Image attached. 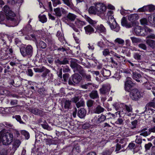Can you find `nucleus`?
Returning a JSON list of instances; mask_svg holds the SVG:
<instances>
[{"mask_svg": "<svg viewBox=\"0 0 155 155\" xmlns=\"http://www.w3.org/2000/svg\"><path fill=\"white\" fill-rule=\"evenodd\" d=\"M3 12L6 16V20L7 22L11 26H14L18 24V20L14 17L15 16V13L12 11L10 8L7 5H5L2 9Z\"/></svg>", "mask_w": 155, "mask_h": 155, "instance_id": "obj_1", "label": "nucleus"}, {"mask_svg": "<svg viewBox=\"0 0 155 155\" xmlns=\"http://www.w3.org/2000/svg\"><path fill=\"white\" fill-rule=\"evenodd\" d=\"M85 18L88 23L93 26L96 29L95 33L97 32L99 33H103L105 34L106 33V29L102 24L97 25V21L92 20L88 16L85 15Z\"/></svg>", "mask_w": 155, "mask_h": 155, "instance_id": "obj_2", "label": "nucleus"}, {"mask_svg": "<svg viewBox=\"0 0 155 155\" xmlns=\"http://www.w3.org/2000/svg\"><path fill=\"white\" fill-rule=\"evenodd\" d=\"M13 138L12 134L7 132L3 133L2 130L0 132V140H1L3 145H8L12 142Z\"/></svg>", "mask_w": 155, "mask_h": 155, "instance_id": "obj_3", "label": "nucleus"}, {"mask_svg": "<svg viewBox=\"0 0 155 155\" xmlns=\"http://www.w3.org/2000/svg\"><path fill=\"white\" fill-rule=\"evenodd\" d=\"M82 80L81 75L78 73H76L69 78L68 83L69 85L75 86L76 84H78Z\"/></svg>", "mask_w": 155, "mask_h": 155, "instance_id": "obj_4", "label": "nucleus"}, {"mask_svg": "<svg viewBox=\"0 0 155 155\" xmlns=\"http://www.w3.org/2000/svg\"><path fill=\"white\" fill-rule=\"evenodd\" d=\"M130 92V97L134 101H138L142 97L140 91L137 88L133 89Z\"/></svg>", "mask_w": 155, "mask_h": 155, "instance_id": "obj_5", "label": "nucleus"}, {"mask_svg": "<svg viewBox=\"0 0 155 155\" xmlns=\"http://www.w3.org/2000/svg\"><path fill=\"white\" fill-rule=\"evenodd\" d=\"M70 59V58L66 56H63L55 60L54 63L57 66L69 64Z\"/></svg>", "mask_w": 155, "mask_h": 155, "instance_id": "obj_6", "label": "nucleus"}, {"mask_svg": "<svg viewBox=\"0 0 155 155\" xmlns=\"http://www.w3.org/2000/svg\"><path fill=\"white\" fill-rule=\"evenodd\" d=\"M131 78L127 77L125 80L124 84V88L126 91L128 92H130L133 89L132 88L136 85L132 81Z\"/></svg>", "mask_w": 155, "mask_h": 155, "instance_id": "obj_7", "label": "nucleus"}, {"mask_svg": "<svg viewBox=\"0 0 155 155\" xmlns=\"http://www.w3.org/2000/svg\"><path fill=\"white\" fill-rule=\"evenodd\" d=\"M77 17L75 15L69 13L66 16H64L62 19L63 21L69 25L72 24L70 22L74 21Z\"/></svg>", "mask_w": 155, "mask_h": 155, "instance_id": "obj_8", "label": "nucleus"}, {"mask_svg": "<svg viewBox=\"0 0 155 155\" xmlns=\"http://www.w3.org/2000/svg\"><path fill=\"white\" fill-rule=\"evenodd\" d=\"M30 111L36 115H38L40 117H43L45 114V112L44 109L36 108L30 109Z\"/></svg>", "mask_w": 155, "mask_h": 155, "instance_id": "obj_9", "label": "nucleus"}, {"mask_svg": "<svg viewBox=\"0 0 155 155\" xmlns=\"http://www.w3.org/2000/svg\"><path fill=\"white\" fill-rule=\"evenodd\" d=\"M95 7L97 14L104 13L106 10V6L103 4L100 3H96L95 5Z\"/></svg>", "mask_w": 155, "mask_h": 155, "instance_id": "obj_10", "label": "nucleus"}, {"mask_svg": "<svg viewBox=\"0 0 155 155\" xmlns=\"http://www.w3.org/2000/svg\"><path fill=\"white\" fill-rule=\"evenodd\" d=\"M114 58L111 57L110 58L111 62L112 63L114 64L116 66H117L118 65L117 62H120V58H122L124 59L125 57L119 55L116 53H114L113 54Z\"/></svg>", "mask_w": 155, "mask_h": 155, "instance_id": "obj_11", "label": "nucleus"}, {"mask_svg": "<svg viewBox=\"0 0 155 155\" xmlns=\"http://www.w3.org/2000/svg\"><path fill=\"white\" fill-rule=\"evenodd\" d=\"M54 11L55 13V15L59 17H60L62 16V14H66L68 12L62 8H54Z\"/></svg>", "mask_w": 155, "mask_h": 155, "instance_id": "obj_12", "label": "nucleus"}, {"mask_svg": "<svg viewBox=\"0 0 155 155\" xmlns=\"http://www.w3.org/2000/svg\"><path fill=\"white\" fill-rule=\"evenodd\" d=\"M134 31L137 35L144 36L146 34L144 32L143 29L141 27L139 26H136L134 28Z\"/></svg>", "mask_w": 155, "mask_h": 155, "instance_id": "obj_13", "label": "nucleus"}, {"mask_svg": "<svg viewBox=\"0 0 155 155\" xmlns=\"http://www.w3.org/2000/svg\"><path fill=\"white\" fill-rule=\"evenodd\" d=\"M113 22L112 23H111L109 21L108 23L112 30H113L117 32H118L120 29V28L119 25L116 22L115 19L113 18Z\"/></svg>", "mask_w": 155, "mask_h": 155, "instance_id": "obj_14", "label": "nucleus"}, {"mask_svg": "<svg viewBox=\"0 0 155 155\" xmlns=\"http://www.w3.org/2000/svg\"><path fill=\"white\" fill-rule=\"evenodd\" d=\"M132 78L137 82H142L141 78V74L135 71H133L132 74Z\"/></svg>", "mask_w": 155, "mask_h": 155, "instance_id": "obj_15", "label": "nucleus"}, {"mask_svg": "<svg viewBox=\"0 0 155 155\" xmlns=\"http://www.w3.org/2000/svg\"><path fill=\"white\" fill-rule=\"evenodd\" d=\"M33 47L31 45H27L26 58H31L33 55Z\"/></svg>", "mask_w": 155, "mask_h": 155, "instance_id": "obj_16", "label": "nucleus"}, {"mask_svg": "<svg viewBox=\"0 0 155 155\" xmlns=\"http://www.w3.org/2000/svg\"><path fill=\"white\" fill-rule=\"evenodd\" d=\"M91 25H89L84 27L85 33L87 34L90 35L94 32V30Z\"/></svg>", "mask_w": 155, "mask_h": 155, "instance_id": "obj_17", "label": "nucleus"}, {"mask_svg": "<svg viewBox=\"0 0 155 155\" xmlns=\"http://www.w3.org/2000/svg\"><path fill=\"white\" fill-rule=\"evenodd\" d=\"M97 120L95 121V124L98 125L100 123L103 122L106 119V116L103 114H101L100 116L99 115Z\"/></svg>", "mask_w": 155, "mask_h": 155, "instance_id": "obj_18", "label": "nucleus"}, {"mask_svg": "<svg viewBox=\"0 0 155 155\" xmlns=\"http://www.w3.org/2000/svg\"><path fill=\"white\" fill-rule=\"evenodd\" d=\"M110 90V87L105 85H103L102 87L100 89V93L103 95L108 94Z\"/></svg>", "mask_w": 155, "mask_h": 155, "instance_id": "obj_19", "label": "nucleus"}, {"mask_svg": "<svg viewBox=\"0 0 155 155\" xmlns=\"http://www.w3.org/2000/svg\"><path fill=\"white\" fill-rule=\"evenodd\" d=\"M105 110V109L100 105H97L93 110V112L95 114H100L103 113Z\"/></svg>", "mask_w": 155, "mask_h": 155, "instance_id": "obj_20", "label": "nucleus"}, {"mask_svg": "<svg viewBox=\"0 0 155 155\" xmlns=\"http://www.w3.org/2000/svg\"><path fill=\"white\" fill-rule=\"evenodd\" d=\"M70 60H71L70 61V66L72 69L74 68L78 64V63L80 64H82V62L79 61L78 60L76 59L71 58Z\"/></svg>", "mask_w": 155, "mask_h": 155, "instance_id": "obj_21", "label": "nucleus"}, {"mask_svg": "<svg viewBox=\"0 0 155 155\" xmlns=\"http://www.w3.org/2000/svg\"><path fill=\"white\" fill-rule=\"evenodd\" d=\"M81 75L82 78H83L84 81L87 82H90L91 81V76L89 74H87L86 73L85 70H84L80 74Z\"/></svg>", "mask_w": 155, "mask_h": 155, "instance_id": "obj_22", "label": "nucleus"}, {"mask_svg": "<svg viewBox=\"0 0 155 155\" xmlns=\"http://www.w3.org/2000/svg\"><path fill=\"white\" fill-rule=\"evenodd\" d=\"M86 110L83 108H81L79 109L77 113V115L81 118H84L86 115Z\"/></svg>", "mask_w": 155, "mask_h": 155, "instance_id": "obj_23", "label": "nucleus"}, {"mask_svg": "<svg viewBox=\"0 0 155 155\" xmlns=\"http://www.w3.org/2000/svg\"><path fill=\"white\" fill-rule=\"evenodd\" d=\"M14 141L12 144V149L14 150H16L19 147L21 143V141L18 139H14Z\"/></svg>", "mask_w": 155, "mask_h": 155, "instance_id": "obj_24", "label": "nucleus"}, {"mask_svg": "<svg viewBox=\"0 0 155 155\" xmlns=\"http://www.w3.org/2000/svg\"><path fill=\"white\" fill-rule=\"evenodd\" d=\"M91 98L92 99H98L99 96L97 91L96 90H93L89 94Z\"/></svg>", "mask_w": 155, "mask_h": 155, "instance_id": "obj_25", "label": "nucleus"}, {"mask_svg": "<svg viewBox=\"0 0 155 155\" xmlns=\"http://www.w3.org/2000/svg\"><path fill=\"white\" fill-rule=\"evenodd\" d=\"M128 19L132 22H134L136 20L138 19L139 17L137 14H131L128 16Z\"/></svg>", "mask_w": 155, "mask_h": 155, "instance_id": "obj_26", "label": "nucleus"}, {"mask_svg": "<svg viewBox=\"0 0 155 155\" xmlns=\"http://www.w3.org/2000/svg\"><path fill=\"white\" fill-rule=\"evenodd\" d=\"M101 74L104 77L107 78L111 74V72L109 70H107L103 68L101 71Z\"/></svg>", "mask_w": 155, "mask_h": 155, "instance_id": "obj_27", "label": "nucleus"}, {"mask_svg": "<svg viewBox=\"0 0 155 155\" xmlns=\"http://www.w3.org/2000/svg\"><path fill=\"white\" fill-rule=\"evenodd\" d=\"M20 51L21 55L23 57L26 58L27 45H25L20 47Z\"/></svg>", "mask_w": 155, "mask_h": 155, "instance_id": "obj_28", "label": "nucleus"}, {"mask_svg": "<svg viewBox=\"0 0 155 155\" xmlns=\"http://www.w3.org/2000/svg\"><path fill=\"white\" fill-rule=\"evenodd\" d=\"M73 69L74 72H78L80 74L85 70L83 69V68L79 64Z\"/></svg>", "mask_w": 155, "mask_h": 155, "instance_id": "obj_29", "label": "nucleus"}, {"mask_svg": "<svg viewBox=\"0 0 155 155\" xmlns=\"http://www.w3.org/2000/svg\"><path fill=\"white\" fill-rule=\"evenodd\" d=\"M146 42L152 49L155 48V40L151 39H148L147 40Z\"/></svg>", "mask_w": 155, "mask_h": 155, "instance_id": "obj_30", "label": "nucleus"}, {"mask_svg": "<svg viewBox=\"0 0 155 155\" xmlns=\"http://www.w3.org/2000/svg\"><path fill=\"white\" fill-rule=\"evenodd\" d=\"M75 23L77 26L79 28H81L83 25H85L86 24V22L79 20H78L76 21Z\"/></svg>", "mask_w": 155, "mask_h": 155, "instance_id": "obj_31", "label": "nucleus"}, {"mask_svg": "<svg viewBox=\"0 0 155 155\" xmlns=\"http://www.w3.org/2000/svg\"><path fill=\"white\" fill-rule=\"evenodd\" d=\"M47 46L46 44L42 41H40L38 44V48L41 49H45L46 48Z\"/></svg>", "mask_w": 155, "mask_h": 155, "instance_id": "obj_32", "label": "nucleus"}, {"mask_svg": "<svg viewBox=\"0 0 155 155\" xmlns=\"http://www.w3.org/2000/svg\"><path fill=\"white\" fill-rule=\"evenodd\" d=\"M42 72H43L41 76L43 78H45L46 77L47 74H48L50 72V71L45 67Z\"/></svg>", "mask_w": 155, "mask_h": 155, "instance_id": "obj_33", "label": "nucleus"}, {"mask_svg": "<svg viewBox=\"0 0 155 155\" xmlns=\"http://www.w3.org/2000/svg\"><path fill=\"white\" fill-rule=\"evenodd\" d=\"M71 101L66 100L64 102V108L68 110L71 108Z\"/></svg>", "mask_w": 155, "mask_h": 155, "instance_id": "obj_34", "label": "nucleus"}, {"mask_svg": "<svg viewBox=\"0 0 155 155\" xmlns=\"http://www.w3.org/2000/svg\"><path fill=\"white\" fill-rule=\"evenodd\" d=\"M21 134L24 136L25 139L26 140L30 138V134L26 130H22L21 132Z\"/></svg>", "mask_w": 155, "mask_h": 155, "instance_id": "obj_35", "label": "nucleus"}, {"mask_svg": "<svg viewBox=\"0 0 155 155\" xmlns=\"http://www.w3.org/2000/svg\"><path fill=\"white\" fill-rule=\"evenodd\" d=\"M24 31L26 33H28L31 32V26L29 24L27 25L24 28Z\"/></svg>", "mask_w": 155, "mask_h": 155, "instance_id": "obj_36", "label": "nucleus"}, {"mask_svg": "<svg viewBox=\"0 0 155 155\" xmlns=\"http://www.w3.org/2000/svg\"><path fill=\"white\" fill-rule=\"evenodd\" d=\"M15 85L14 87H18L21 85V82L20 79L18 78H15Z\"/></svg>", "mask_w": 155, "mask_h": 155, "instance_id": "obj_37", "label": "nucleus"}, {"mask_svg": "<svg viewBox=\"0 0 155 155\" xmlns=\"http://www.w3.org/2000/svg\"><path fill=\"white\" fill-rule=\"evenodd\" d=\"M5 21L7 23H9L7 21L6 16L2 12H0V22Z\"/></svg>", "mask_w": 155, "mask_h": 155, "instance_id": "obj_38", "label": "nucleus"}, {"mask_svg": "<svg viewBox=\"0 0 155 155\" xmlns=\"http://www.w3.org/2000/svg\"><path fill=\"white\" fill-rule=\"evenodd\" d=\"M23 0H8V2L11 5H14L17 3H22Z\"/></svg>", "mask_w": 155, "mask_h": 155, "instance_id": "obj_39", "label": "nucleus"}, {"mask_svg": "<svg viewBox=\"0 0 155 155\" xmlns=\"http://www.w3.org/2000/svg\"><path fill=\"white\" fill-rule=\"evenodd\" d=\"M89 13L90 14H96L97 11L95 7L91 6L88 9Z\"/></svg>", "mask_w": 155, "mask_h": 155, "instance_id": "obj_40", "label": "nucleus"}, {"mask_svg": "<svg viewBox=\"0 0 155 155\" xmlns=\"http://www.w3.org/2000/svg\"><path fill=\"white\" fill-rule=\"evenodd\" d=\"M146 107L150 108V107H153L155 108V100H153L152 101L150 102L147 103L146 106Z\"/></svg>", "mask_w": 155, "mask_h": 155, "instance_id": "obj_41", "label": "nucleus"}, {"mask_svg": "<svg viewBox=\"0 0 155 155\" xmlns=\"http://www.w3.org/2000/svg\"><path fill=\"white\" fill-rule=\"evenodd\" d=\"M145 109L144 111L142 113V114H144L145 113L147 112V113H148H148L149 114H152L153 113H154V112L155 111V110H153L152 108H147L145 107Z\"/></svg>", "mask_w": 155, "mask_h": 155, "instance_id": "obj_42", "label": "nucleus"}, {"mask_svg": "<svg viewBox=\"0 0 155 155\" xmlns=\"http://www.w3.org/2000/svg\"><path fill=\"white\" fill-rule=\"evenodd\" d=\"M38 18H39V21L43 23L47 21V19L46 16L45 15H39Z\"/></svg>", "mask_w": 155, "mask_h": 155, "instance_id": "obj_43", "label": "nucleus"}, {"mask_svg": "<svg viewBox=\"0 0 155 155\" xmlns=\"http://www.w3.org/2000/svg\"><path fill=\"white\" fill-rule=\"evenodd\" d=\"M137 147H138V145H136L135 143L131 142L129 143L128 148L130 150L132 149L134 150Z\"/></svg>", "mask_w": 155, "mask_h": 155, "instance_id": "obj_44", "label": "nucleus"}, {"mask_svg": "<svg viewBox=\"0 0 155 155\" xmlns=\"http://www.w3.org/2000/svg\"><path fill=\"white\" fill-rule=\"evenodd\" d=\"M95 101H94L90 99L87 101V105L88 107H92Z\"/></svg>", "mask_w": 155, "mask_h": 155, "instance_id": "obj_45", "label": "nucleus"}, {"mask_svg": "<svg viewBox=\"0 0 155 155\" xmlns=\"http://www.w3.org/2000/svg\"><path fill=\"white\" fill-rule=\"evenodd\" d=\"M64 4L68 6L71 7L72 5V3L71 0H62Z\"/></svg>", "mask_w": 155, "mask_h": 155, "instance_id": "obj_46", "label": "nucleus"}, {"mask_svg": "<svg viewBox=\"0 0 155 155\" xmlns=\"http://www.w3.org/2000/svg\"><path fill=\"white\" fill-rule=\"evenodd\" d=\"M137 120H136L132 121L131 122V125H130L131 126L130 127L131 129H133L134 128H136L137 127Z\"/></svg>", "mask_w": 155, "mask_h": 155, "instance_id": "obj_47", "label": "nucleus"}, {"mask_svg": "<svg viewBox=\"0 0 155 155\" xmlns=\"http://www.w3.org/2000/svg\"><path fill=\"white\" fill-rule=\"evenodd\" d=\"M136 25V23L135 22H127L124 26L126 28H129L134 26Z\"/></svg>", "mask_w": 155, "mask_h": 155, "instance_id": "obj_48", "label": "nucleus"}, {"mask_svg": "<svg viewBox=\"0 0 155 155\" xmlns=\"http://www.w3.org/2000/svg\"><path fill=\"white\" fill-rule=\"evenodd\" d=\"M70 74L68 73H65L63 74L62 78H63V81L66 82L67 81L69 77Z\"/></svg>", "mask_w": 155, "mask_h": 155, "instance_id": "obj_49", "label": "nucleus"}, {"mask_svg": "<svg viewBox=\"0 0 155 155\" xmlns=\"http://www.w3.org/2000/svg\"><path fill=\"white\" fill-rule=\"evenodd\" d=\"M44 67V66H42L39 68H34L33 69L36 72L41 73L42 72V71Z\"/></svg>", "mask_w": 155, "mask_h": 155, "instance_id": "obj_50", "label": "nucleus"}, {"mask_svg": "<svg viewBox=\"0 0 155 155\" xmlns=\"http://www.w3.org/2000/svg\"><path fill=\"white\" fill-rule=\"evenodd\" d=\"M92 83L91 82H88L87 84H85L81 86V87L84 89H87L89 87L92 85Z\"/></svg>", "mask_w": 155, "mask_h": 155, "instance_id": "obj_51", "label": "nucleus"}, {"mask_svg": "<svg viewBox=\"0 0 155 155\" xmlns=\"http://www.w3.org/2000/svg\"><path fill=\"white\" fill-rule=\"evenodd\" d=\"M114 42L115 43L123 45L124 43V41L123 40L120 38H118L115 40Z\"/></svg>", "mask_w": 155, "mask_h": 155, "instance_id": "obj_52", "label": "nucleus"}, {"mask_svg": "<svg viewBox=\"0 0 155 155\" xmlns=\"http://www.w3.org/2000/svg\"><path fill=\"white\" fill-rule=\"evenodd\" d=\"M134 57L137 60H141V55L140 53H136L134 54Z\"/></svg>", "mask_w": 155, "mask_h": 155, "instance_id": "obj_53", "label": "nucleus"}, {"mask_svg": "<svg viewBox=\"0 0 155 155\" xmlns=\"http://www.w3.org/2000/svg\"><path fill=\"white\" fill-rule=\"evenodd\" d=\"M57 74L58 76V78L59 79H62V68H61L59 69L57 72Z\"/></svg>", "mask_w": 155, "mask_h": 155, "instance_id": "obj_54", "label": "nucleus"}, {"mask_svg": "<svg viewBox=\"0 0 155 155\" xmlns=\"http://www.w3.org/2000/svg\"><path fill=\"white\" fill-rule=\"evenodd\" d=\"M84 105V102L83 100H80L76 104V105L78 108L83 106Z\"/></svg>", "mask_w": 155, "mask_h": 155, "instance_id": "obj_55", "label": "nucleus"}, {"mask_svg": "<svg viewBox=\"0 0 155 155\" xmlns=\"http://www.w3.org/2000/svg\"><path fill=\"white\" fill-rule=\"evenodd\" d=\"M155 14H151L149 15L148 17V20L149 22L153 25V18L154 17Z\"/></svg>", "mask_w": 155, "mask_h": 155, "instance_id": "obj_56", "label": "nucleus"}, {"mask_svg": "<svg viewBox=\"0 0 155 155\" xmlns=\"http://www.w3.org/2000/svg\"><path fill=\"white\" fill-rule=\"evenodd\" d=\"M143 84L148 90H150L152 88V85L150 84L149 82H146Z\"/></svg>", "mask_w": 155, "mask_h": 155, "instance_id": "obj_57", "label": "nucleus"}, {"mask_svg": "<svg viewBox=\"0 0 155 155\" xmlns=\"http://www.w3.org/2000/svg\"><path fill=\"white\" fill-rule=\"evenodd\" d=\"M125 108L126 109V111L128 112H132V108L131 105H125L124 106Z\"/></svg>", "mask_w": 155, "mask_h": 155, "instance_id": "obj_58", "label": "nucleus"}, {"mask_svg": "<svg viewBox=\"0 0 155 155\" xmlns=\"http://www.w3.org/2000/svg\"><path fill=\"white\" fill-rule=\"evenodd\" d=\"M140 22L141 25H147L148 24L147 19L145 18H143L140 20Z\"/></svg>", "mask_w": 155, "mask_h": 155, "instance_id": "obj_59", "label": "nucleus"}, {"mask_svg": "<svg viewBox=\"0 0 155 155\" xmlns=\"http://www.w3.org/2000/svg\"><path fill=\"white\" fill-rule=\"evenodd\" d=\"M72 151L74 153L76 152H77L78 153H80L81 151V148L79 146H76L73 148Z\"/></svg>", "mask_w": 155, "mask_h": 155, "instance_id": "obj_60", "label": "nucleus"}, {"mask_svg": "<svg viewBox=\"0 0 155 155\" xmlns=\"http://www.w3.org/2000/svg\"><path fill=\"white\" fill-rule=\"evenodd\" d=\"M138 46L139 48L142 49L144 50H147V46L146 45L144 44H139L138 45Z\"/></svg>", "mask_w": 155, "mask_h": 155, "instance_id": "obj_61", "label": "nucleus"}, {"mask_svg": "<svg viewBox=\"0 0 155 155\" xmlns=\"http://www.w3.org/2000/svg\"><path fill=\"white\" fill-rule=\"evenodd\" d=\"M68 49L64 46H60L58 49V51L60 52H64V51H67Z\"/></svg>", "mask_w": 155, "mask_h": 155, "instance_id": "obj_62", "label": "nucleus"}, {"mask_svg": "<svg viewBox=\"0 0 155 155\" xmlns=\"http://www.w3.org/2000/svg\"><path fill=\"white\" fill-rule=\"evenodd\" d=\"M127 20L126 18L125 17H123L121 20V25L123 26H124L125 25H126V24H127Z\"/></svg>", "mask_w": 155, "mask_h": 155, "instance_id": "obj_63", "label": "nucleus"}, {"mask_svg": "<svg viewBox=\"0 0 155 155\" xmlns=\"http://www.w3.org/2000/svg\"><path fill=\"white\" fill-rule=\"evenodd\" d=\"M112 152L111 150L108 149H106L105 151L102 153V155H110Z\"/></svg>", "mask_w": 155, "mask_h": 155, "instance_id": "obj_64", "label": "nucleus"}]
</instances>
